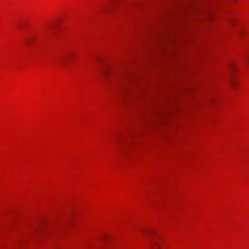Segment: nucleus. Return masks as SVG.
Here are the masks:
<instances>
[{"instance_id": "f257e3e1", "label": "nucleus", "mask_w": 249, "mask_h": 249, "mask_svg": "<svg viewBox=\"0 0 249 249\" xmlns=\"http://www.w3.org/2000/svg\"><path fill=\"white\" fill-rule=\"evenodd\" d=\"M73 56L72 54H70L68 55L67 56H66L62 58L61 62L63 64H65L68 60V59L72 57Z\"/></svg>"}, {"instance_id": "f03ea898", "label": "nucleus", "mask_w": 249, "mask_h": 249, "mask_svg": "<svg viewBox=\"0 0 249 249\" xmlns=\"http://www.w3.org/2000/svg\"><path fill=\"white\" fill-rule=\"evenodd\" d=\"M229 67L230 70L232 71L235 69L236 65L233 62H231L229 64Z\"/></svg>"}, {"instance_id": "7ed1b4c3", "label": "nucleus", "mask_w": 249, "mask_h": 249, "mask_svg": "<svg viewBox=\"0 0 249 249\" xmlns=\"http://www.w3.org/2000/svg\"><path fill=\"white\" fill-rule=\"evenodd\" d=\"M244 61L246 63V64L248 65V66H249V54H247L244 57Z\"/></svg>"}, {"instance_id": "20e7f679", "label": "nucleus", "mask_w": 249, "mask_h": 249, "mask_svg": "<svg viewBox=\"0 0 249 249\" xmlns=\"http://www.w3.org/2000/svg\"><path fill=\"white\" fill-rule=\"evenodd\" d=\"M152 244L153 246L155 247H158V243L156 241H152Z\"/></svg>"}, {"instance_id": "39448f33", "label": "nucleus", "mask_w": 249, "mask_h": 249, "mask_svg": "<svg viewBox=\"0 0 249 249\" xmlns=\"http://www.w3.org/2000/svg\"><path fill=\"white\" fill-rule=\"evenodd\" d=\"M229 22L231 25H233L234 21L233 19L231 18L229 19Z\"/></svg>"}, {"instance_id": "423d86ee", "label": "nucleus", "mask_w": 249, "mask_h": 249, "mask_svg": "<svg viewBox=\"0 0 249 249\" xmlns=\"http://www.w3.org/2000/svg\"><path fill=\"white\" fill-rule=\"evenodd\" d=\"M109 74V72L107 71H105L104 72V76L106 78L107 77V76L108 75V74Z\"/></svg>"}, {"instance_id": "0eeeda50", "label": "nucleus", "mask_w": 249, "mask_h": 249, "mask_svg": "<svg viewBox=\"0 0 249 249\" xmlns=\"http://www.w3.org/2000/svg\"><path fill=\"white\" fill-rule=\"evenodd\" d=\"M33 39L32 38H28L27 40V43L29 44H30L32 42Z\"/></svg>"}, {"instance_id": "6e6552de", "label": "nucleus", "mask_w": 249, "mask_h": 249, "mask_svg": "<svg viewBox=\"0 0 249 249\" xmlns=\"http://www.w3.org/2000/svg\"><path fill=\"white\" fill-rule=\"evenodd\" d=\"M231 84L232 85V86H233L234 85V84H235V83H234V81H233V80H231Z\"/></svg>"}, {"instance_id": "1a4fd4ad", "label": "nucleus", "mask_w": 249, "mask_h": 249, "mask_svg": "<svg viewBox=\"0 0 249 249\" xmlns=\"http://www.w3.org/2000/svg\"><path fill=\"white\" fill-rule=\"evenodd\" d=\"M116 0H113V1L112 2H113L114 1H115Z\"/></svg>"}, {"instance_id": "9d476101", "label": "nucleus", "mask_w": 249, "mask_h": 249, "mask_svg": "<svg viewBox=\"0 0 249 249\" xmlns=\"http://www.w3.org/2000/svg\"><path fill=\"white\" fill-rule=\"evenodd\" d=\"M112 4H111V5H110V7H111V6H112Z\"/></svg>"}]
</instances>
